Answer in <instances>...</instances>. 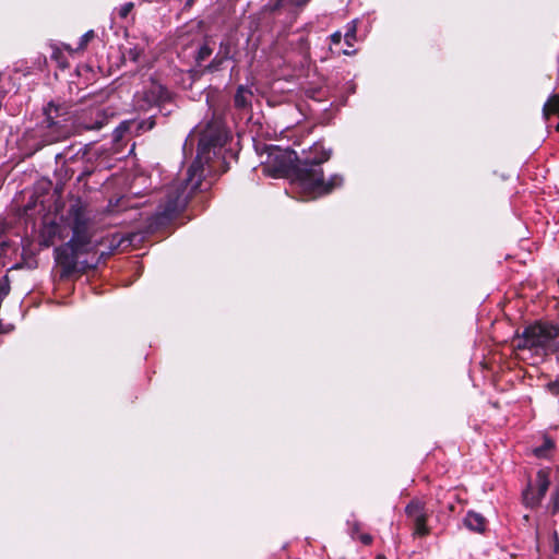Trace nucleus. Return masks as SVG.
I'll return each instance as SVG.
<instances>
[{"label": "nucleus", "instance_id": "obj_1", "mask_svg": "<svg viewBox=\"0 0 559 559\" xmlns=\"http://www.w3.org/2000/svg\"><path fill=\"white\" fill-rule=\"evenodd\" d=\"M228 139V132L221 117H213L200 131L198 155L188 168L187 178L169 187L166 200L156 213L159 223L173 218L186 206L189 197L202 182L203 166L211 159V151L222 147Z\"/></svg>", "mask_w": 559, "mask_h": 559}, {"label": "nucleus", "instance_id": "obj_2", "mask_svg": "<svg viewBox=\"0 0 559 559\" xmlns=\"http://www.w3.org/2000/svg\"><path fill=\"white\" fill-rule=\"evenodd\" d=\"M330 157V151L320 143L313 144L304 159L298 162L294 170V183L312 198L329 194L340 188L344 182L343 176L334 174L325 179L321 168Z\"/></svg>", "mask_w": 559, "mask_h": 559}, {"label": "nucleus", "instance_id": "obj_3", "mask_svg": "<svg viewBox=\"0 0 559 559\" xmlns=\"http://www.w3.org/2000/svg\"><path fill=\"white\" fill-rule=\"evenodd\" d=\"M513 346L540 359L552 354L559 357V325L548 322L531 324L514 337Z\"/></svg>", "mask_w": 559, "mask_h": 559}, {"label": "nucleus", "instance_id": "obj_4", "mask_svg": "<svg viewBox=\"0 0 559 559\" xmlns=\"http://www.w3.org/2000/svg\"><path fill=\"white\" fill-rule=\"evenodd\" d=\"M63 222L72 231V242L92 249L95 226L92 213L82 200L75 199L70 203Z\"/></svg>", "mask_w": 559, "mask_h": 559}, {"label": "nucleus", "instance_id": "obj_5", "mask_svg": "<svg viewBox=\"0 0 559 559\" xmlns=\"http://www.w3.org/2000/svg\"><path fill=\"white\" fill-rule=\"evenodd\" d=\"M44 114L45 119L36 130V136L40 138L41 145L52 144L70 136L71 131L63 107L49 103Z\"/></svg>", "mask_w": 559, "mask_h": 559}, {"label": "nucleus", "instance_id": "obj_6", "mask_svg": "<svg viewBox=\"0 0 559 559\" xmlns=\"http://www.w3.org/2000/svg\"><path fill=\"white\" fill-rule=\"evenodd\" d=\"M298 160L295 151L270 146L262 155L261 169L266 176L273 178L289 177L294 181V170L297 168Z\"/></svg>", "mask_w": 559, "mask_h": 559}, {"label": "nucleus", "instance_id": "obj_7", "mask_svg": "<svg viewBox=\"0 0 559 559\" xmlns=\"http://www.w3.org/2000/svg\"><path fill=\"white\" fill-rule=\"evenodd\" d=\"M90 251L91 249H86L82 246H79L78 243L72 242L71 240L55 248L53 255L56 264L61 269L60 276L62 278L69 277L74 272H76L79 257Z\"/></svg>", "mask_w": 559, "mask_h": 559}, {"label": "nucleus", "instance_id": "obj_8", "mask_svg": "<svg viewBox=\"0 0 559 559\" xmlns=\"http://www.w3.org/2000/svg\"><path fill=\"white\" fill-rule=\"evenodd\" d=\"M548 473L544 469L538 471L534 485H528L523 492V500L527 507L534 508L540 503L549 488Z\"/></svg>", "mask_w": 559, "mask_h": 559}, {"label": "nucleus", "instance_id": "obj_9", "mask_svg": "<svg viewBox=\"0 0 559 559\" xmlns=\"http://www.w3.org/2000/svg\"><path fill=\"white\" fill-rule=\"evenodd\" d=\"M142 98L147 107L162 106L171 99V93L158 81L151 79L142 92Z\"/></svg>", "mask_w": 559, "mask_h": 559}, {"label": "nucleus", "instance_id": "obj_10", "mask_svg": "<svg viewBox=\"0 0 559 559\" xmlns=\"http://www.w3.org/2000/svg\"><path fill=\"white\" fill-rule=\"evenodd\" d=\"M405 512L407 516L414 522V535L425 536L429 533V530L426 525L427 512L425 510V504L421 501L413 500L407 504Z\"/></svg>", "mask_w": 559, "mask_h": 559}, {"label": "nucleus", "instance_id": "obj_11", "mask_svg": "<svg viewBox=\"0 0 559 559\" xmlns=\"http://www.w3.org/2000/svg\"><path fill=\"white\" fill-rule=\"evenodd\" d=\"M155 126L154 120L147 119L142 121H123L120 123V126L115 130V139L120 140L123 136L124 132H132L133 129L135 130V133H139L140 130H151Z\"/></svg>", "mask_w": 559, "mask_h": 559}, {"label": "nucleus", "instance_id": "obj_12", "mask_svg": "<svg viewBox=\"0 0 559 559\" xmlns=\"http://www.w3.org/2000/svg\"><path fill=\"white\" fill-rule=\"evenodd\" d=\"M252 97V92L248 87L240 85L234 97L235 106L240 109L247 108L250 106Z\"/></svg>", "mask_w": 559, "mask_h": 559}, {"label": "nucleus", "instance_id": "obj_13", "mask_svg": "<svg viewBox=\"0 0 559 559\" xmlns=\"http://www.w3.org/2000/svg\"><path fill=\"white\" fill-rule=\"evenodd\" d=\"M465 525L475 532H483L485 530V519L481 514L476 512H468L464 520Z\"/></svg>", "mask_w": 559, "mask_h": 559}, {"label": "nucleus", "instance_id": "obj_14", "mask_svg": "<svg viewBox=\"0 0 559 559\" xmlns=\"http://www.w3.org/2000/svg\"><path fill=\"white\" fill-rule=\"evenodd\" d=\"M543 112L546 118L550 115L559 117V93L551 95L543 107Z\"/></svg>", "mask_w": 559, "mask_h": 559}, {"label": "nucleus", "instance_id": "obj_15", "mask_svg": "<svg viewBox=\"0 0 559 559\" xmlns=\"http://www.w3.org/2000/svg\"><path fill=\"white\" fill-rule=\"evenodd\" d=\"M107 123V117L100 111H96V118L93 122L82 121L79 127L83 130H99Z\"/></svg>", "mask_w": 559, "mask_h": 559}, {"label": "nucleus", "instance_id": "obj_16", "mask_svg": "<svg viewBox=\"0 0 559 559\" xmlns=\"http://www.w3.org/2000/svg\"><path fill=\"white\" fill-rule=\"evenodd\" d=\"M309 0H276L273 5V10H278L285 7H301L305 5Z\"/></svg>", "mask_w": 559, "mask_h": 559}, {"label": "nucleus", "instance_id": "obj_17", "mask_svg": "<svg viewBox=\"0 0 559 559\" xmlns=\"http://www.w3.org/2000/svg\"><path fill=\"white\" fill-rule=\"evenodd\" d=\"M212 52H213V49L207 44L202 45L198 50L197 61L198 62L204 61L212 55Z\"/></svg>", "mask_w": 559, "mask_h": 559}, {"label": "nucleus", "instance_id": "obj_18", "mask_svg": "<svg viewBox=\"0 0 559 559\" xmlns=\"http://www.w3.org/2000/svg\"><path fill=\"white\" fill-rule=\"evenodd\" d=\"M552 442L549 439H545L544 444L534 450V453L538 457H544L547 455V452L552 448Z\"/></svg>", "mask_w": 559, "mask_h": 559}, {"label": "nucleus", "instance_id": "obj_19", "mask_svg": "<svg viewBox=\"0 0 559 559\" xmlns=\"http://www.w3.org/2000/svg\"><path fill=\"white\" fill-rule=\"evenodd\" d=\"M133 7H134L133 2H127V3L122 4L118 9V15L121 19H126L129 15V13L131 12V10L133 9Z\"/></svg>", "mask_w": 559, "mask_h": 559}, {"label": "nucleus", "instance_id": "obj_20", "mask_svg": "<svg viewBox=\"0 0 559 559\" xmlns=\"http://www.w3.org/2000/svg\"><path fill=\"white\" fill-rule=\"evenodd\" d=\"M94 37V32L93 31H88L86 32L85 34H83L80 38V44H79V48L80 49H84L86 47V45L88 44V41Z\"/></svg>", "mask_w": 559, "mask_h": 559}, {"label": "nucleus", "instance_id": "obj_21", "mask_svg": "<svg viewBox=\"0 0 559 559\" xmlns=\"http://www.w3.org/2000/svg\"><path fill=\"white\" fill-rule=\"evenodd\" d=\"M223 62H224V60L221 57V55H216L207 68L212 72L217 71L221 68V66L223 64Z\"/></svg>", "mask_w": 559, "mask_h": 559}, {"label": "nucleus", "instance_id": "obj_22", "mask_svg": "<svg viewBox=\"0 0 559 559\" xmlns=\"http://www.w3.org/2000/svg\"><path fill=\"white\" fill-rule=\"evenodd\" d=\"M217 55H221V57L223 58V60H227L230 58V46L229 44H221V47H219V51L217 52Z\"/></svg>", "mask_w": 559, "mask_h": 559}, {"label": "nucleus", "instance_id": "obj_23", "mask_svg": "<svg viewBox=\"0 0 559 559\" xmlns=\"http://www.w3.org/2000/svg\"><path fill=\"white\" fill-rule=\"evenodd\" d=\"M547 388H548V390H549L554 395H559V382H558V381L549 382V383L547 384Z\"/></svg>", "mask_w": 559, "mask_h": 559}, {"label": "nucleus", "instance_id": "obj_24", "mask_svg": "<svg viewBox=\"0 0 559 559\" xmlns=\"http://www.w3.org/2000/svg\"><path fill=\"white\" fill-rule=\"evenodd\" d=\"M358 538L365 545H370L372 543V536L370 534H360Z\"/></svg>", "mask_w": 559, "mask_h": 559}, {"label": "nucleus", "instance_id": "obj_25", "mask_svg": "<svg viewBox=\"0 0 559 559\" xmlns=\"http://www.w3.org/2000/svg\"><path fill=\"white\" fill-rule=\"evenodd\" d=\"M359 532V524L357 522H355L353 525H352V528H350V535L353 538H355L356 534H358Z\"/></svg>", "mask_w": 559, "mask_h": 559}, {"label": "nucleus", "instance_id": "obj_26", "mask_svg": "<svg viewBox=\"0 0 559 559\" xmlns=\"http://www.w3.org/2000/svg\"><path fill=\"white\" fill-rule=\"evenodd\" d=\"M140 56V52L136 50V49H130L129 50V57L133 60V61H136L138 58Z\"/></svg>", "mask_w": 559, "mask_h": 559}, {"label": "nucleus", "instance_id": "obj_27", "mask_svg": "<svg viewBox=\"0 0 559 559\" xmlns=\"http://www.w3.org/2000/svg\"><path fill=\"white\" fill-rule=\"evenodd\" d=\"M331 38H332V41H333L334 44H338V43H341L342 34H341V33H338V32H337V33H334V34L331 36Z\"/></svg>", "mask_w": 559, "mask_h": 559}, {"label": "nucleus", "instance_id": "obj_28", "mask_svg": "<svg viewBox=\"0 0 559 559\" xmlns=\"http://www.w3.org/2000/svg\"><path fill=\"white\" fill-rule=\"evenodd\" d=\"M355 35V26H353L350 29L347 31V33L345 34V38L346 40L348 41L349 38H353Z\"/></svg>", "mask_w": 559, "mask_h": 559}, {"label": "nucleus", "instance_id": "obj_29", "mask_svg": "<svg viewBox=\"0 0 559 559\" xmlns=\"http://www.w3.org/2000/svg\"><path fill=\"white\" fill-rule=\"evenodd\" d=\"M4 231H5V223L0 219V238L2 237Z\"/></svg>", "mask_w": 559, "mask_h": 559}, {"label": "nucleus", "instance_id": "obj_30", "mask_svg": "<svg viewBox=\"0 0 559 559\" xmlns=\"http://www.w3.org/2000/svg\"><path fill=\"white\" fill-rule=\"evenodd\" d=\"M555 549L557 552H559V538L556 536V546Z\"/></svg>", "mask_w": 559, "mask_h": 559}, {"label": "nucleus", "instance_id": "obj_31", "mask_svg": "<svg viewBox=\"0 0 559 559\" xmlns=\"http://www.w3.org/2000/svg\"><path fill=\"white\" fill-rule=\"evenodd\" d=\"M194 0H187L186 7H191L193 4Z\"/></svg>", "mask_w": 559, "mask_h": 559}, {"label": "nucleus", "instance_id": "obj_32", "mask_svg": "<svg viewBox=\"0 0 559 559\" xmlns=\"http://www.w3.org/2000/svg\"><path fill=\"white\" fill-rule=\"evenodd\" d=\"M378 559H384V558H382V557H378Z\"/></svg>", "mask_w": 559, "mask_h": 559}]
</instances>
